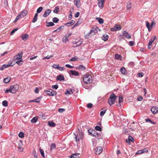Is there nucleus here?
I'll return each mask as SVG.
<instances>
[{
  "instance_id": "1",
  "label": "nucleus",
  "mask_w": 158,
  "mask_h": 158,
  "mask_svg": "<svg viewBox=\"0 0 158 158\" xmlns=\"http://www.w3.org/2000/svg\"><path fill=\"white\" fill-rule=\"evenodd\" d=\"M19 89L17 85H13L10 86L9 89H7L5 91L6 93H8L9 92L13 94L15 93Z\"/></svg>"
},
{
  "instance_id": "2",
  "label": "nucleus",
  "mask_w": 158,
  "mask_h": 158,
  "mask_svg": "<svg viewBox=\"0 0 158 158\" xmlns=\"http://www.w3.org/2000/svg\"><path fill=\"white\" fill-rule=\"evenodd\" d=\"M83 81L86 84H90L92 81V79L90 75L86 74L83 77Z\"/></svg>"
},
{
  "instance_id": "3",
  "label": "nucleus",
  "mask_w": 158,
  "mask_h": 158,
  "mask_svg": "<svg viewBox=\"0 0 158 158\" xmlns=\"http://www.w3.org/2000/svg\"><path fill=\"white\" fill-rule=\"evenodd\" d=\"M116 98L117 96L114 94L113 93L110 95L108 101L110 106L114 103Z\"/></svg>"
},
{
  "instance_id": "4",
  "label": "nucleus",
  "mask_w": 158,
  "mask_h": 158,
  "mask_svg": "<svg viewBox=\"0 0 158 158\" xmlns=\"http://www.w3.org/2000/svg\"><path fill=\"white\" fill-rule=\"evenodd\" d=\"M74 134L75 135L76 142L77 143H78L80 139H82L83 138V134L81 132H79L78 134H77V132H76V133H74Z\"/></svg>"
},
{
  "instance_id": "5",
  "label": "nucleus",
  "mask_w": 158,
  "mask_h": 158,
  "mask_svg": "<svg viewBox=\"0 0 158 158\" xmlns=\"http://www.w3.org/2000/svg\"><path fill=\"white\" fill-rule=\"evenodd\" d=\"M44 92H46L48 95L50 96H54L56 94V92L52 89H49L48 90H45Z\"/></svg>"
},
{
  "instance_id": "6",
  "label": "nucleus",
  "mask_w": 158,
  "mask_h": 158,
  "mask_svg": "<svg viewBox=\"0 0 158 158\" xmlns=\"http://www.w3.org/2000/svg\"><path fill=\"white\" fill-rule=\"evenodd\" d=\"M122 27L120 25L115 24L113 27L110 29V30L112 31H115L120 30Z\"/></svg>"
},
{
  "instance_id": "7",
  "label": "nucleus",
  "mask_w": 158,
  "mask_h": 158,
  "mask_svg": "<svg viewBox=\"0 0 158 158\" xmlns=\"http://www.w3.org/2000/svg\"><path fill=\"white\" fill-rule=\"evenodd\" d=\"M122 36L123 37H125L128 39H130L131 38V36L130 34L128 33L126 31H123Z\"/></svg>"
},
{
  "instance_id": "8",
  "label": "nucleus",
  "mask_w": 158,
  "mask_h": 158,
  "mask_svg": "<svg viewBox=\"0 0 158 158\" xmlns=\"http://www.w3.org/2000/svg\"><path fill=\"white\" fill-rule=\"evenodd\" d=\"M23 52L22 51L19 52L14 57L15 60H18L22 58Z\"/></svg>"
},
{
  "instance_id": "9",
  "label": "nucleus",
  "mask_w": 158,
  "mask_h": 158,
  "mask_svg": "<svg viewBox=\"0 0 158 158\" xmlns=\"http://www.w3.org/2000/svg\"><path fill=\"white\" fill-rule=\"evenodd\" d=\"M102 147H98L95 149L96 154L97 155L100 154L102 152Z\"/></svg>"
},
{
  "instance_id": "10",
  "label": "nucleus",
  "mask_w": 158,
  "mask_h": 158,
  "mask_svg": "<svg viewBox=\"0 0 158 158\" xmlns=\"http://www.w3.org/2000/svg\"><path fill=\"white\" fill-rule=\"evenodd\" d=\"M97 32V30L96 29L93 28L90 31V32L88 34L89 36H92L95 35Z\"/></svg>"
},
{
  "instance_id": "11",
  "label": "nucleus",
  "mask_w": 158,
  "mask_h": 158,
  "mask_svg": "<svg viewBox=\"0 0 158 158\" xmlns=\"http://www.w3.org/2000/svg\"><path fill=\"white\" fill-rule=\"evenodd\" d=\"M151 110L153 114H155L158 111V107L156 106H152Z\"/></svg>"
},
{
  "instance_id": "12",
  "label": "nucleus",
  "mask_w": 158,
  "mask_h": 158,
  "mask_svg": "<svg viewBox=\"0 0 158 158\" xmlns=\"http://www.w3.org/2000/svg\"><path fill=\"white\" fill-rule=\"evenodd\" d=\"M51 10H47L45 11L44 14L43 15V16L44 17H47L51 13Z\"/></svg>"
},
{
  "instance_id": "13",
  "label": "nucleus",
  "mask_w": 158,
  "mask_h": 158,
  "mask_svg": "<svg viewBox=\"0 0 158 158\" xmlns=\"http://www.w3.org/2000/svg\"><path fill=\"white\" fill-rule=\"evenodd\" d=\"M90 129L88 130V132L89 133V134L90 135H92V136L94 137H95L97 136V133L95 130H91V132H90Z\"/></svg>"
},
{
  "instance_id": "14",
  "label": "nucleus",
  "mask_w": 158,
  "mask_h": 158,
  "mask_svg": "<svg viewBox=\"0 0 158 158\" xmlns=\"http://www.w3.org/2000/svg\"><path fill=\"white\" fill-rule=\"evenodd\" d=\"M74 2L77 7L79 8L81 6L80 0H74Z\"/></svg>"
},
{
  "instance_id": "15",
  "label": "nucleus",
  "mask_w": 158,
  "mask_h": 158,
  "mask_svg": "<svg viewBox=\"0 0 158 158\" xmlns=\"http://www.w3.org/2000/svg\"><path fill=\"white\" fill-rule=\"evenodd\" d=\"M98 5L99 7L101 8H103V4L104 3V0H98Z\"/></svg>"
},
{
  "instance_id": "16",
  "label": "nucleus",
  "mask_w": 158,
  "mask_h": 158,
  "mask_svg": "<svg viewBox=\"0 0 158 158\" xmlns=\"http://www.w3.org/2000/svg\"><path fill=\"white\" fill-rule=\"evenodd\" d=\"M21 37L22 38V40L25 41H26L29 37L28 35L27 34H23L21 35Z\"/></svg>"
},
{
  "instance_id": "17",
  "label": "nucleus",
  "mask_w": 158,
  "mask_h": 158,
  "mask_svg": "<svg viewBox=\"0 0 158 158\" xmlns=\"http://www.w3.org/2000/svg\"><path fill=\"white\" fill-rule=\"evenodd\" d=\"M56 79L57 80L60 81H63L64 80V77L62 75H58L56 78Z\"/></svg>"
},
{
  "instance_id": "18",
  "label": "nucleus",
  "mask_w": 158,
  "mask_h": 158,
  "mask_svg": "<svg viewBox=\"0 0 158 158\" xmlns=\"http://www.w3.org/2000/svg\"><path fill=\"white\" fill-rule=\"evenodd\" d=\"M126 141L128 143H130L131 142H133L134 141V139L133 138L132 136H129L128 139H126Z\"/></svg>"
},
{
  "instance_id": "19",
  "label": "nucleus",
  "mask_w": 158,
  "mask_h": 158,
  "mask_svg": "<svg viewBox=\"0 0 158 158\" xmlns=\"http://www.w3.org/2000/svg\"><path fill=\"white\" fill-rule=\"evenodd\" d=\"M70 72L71 74L75 76H78L79 75V73L75 70H71Z\"/></svg>"
},
{
  "instance_id": "20",
  "label": "nucleus",
  "mask_w": 158,
  "mask_h": 158,
  "mask_svg": "<svg viewBox=\"0 0 158 158\" xmlns=\"http://www.w3.org/2000/svg\"><path fill=\"white\" fill-rule=\"evenodd\" d=\"M80 154L78 153H75L72 154L70 157L71 158H78L79 157Z\"/></svg>"
},
{
  "instance_id": "21",
  "label": "nucleus",
  "mask_w": 158,
  "mask_h": 158,
  "mask_svg": "<svg viewBox=\"0 0 158 158\" xmlns=\"http://www.w3.org/2000/svg\"><path fill=\"white\" fill-rule=\"evenodd\" d=\"M75 23V21L74 20H72L69 22L67 23L65 25L67 26H70L72 25L73 24Z\"/></svg>"
},
{
  "instance_id": "22",
  "label": "nucleus",
  "mask_w": 158,
  "mask_h": 158,
  "mask_svg": "<svg viewBox=\"0 0 158 158\" xmlns=\"http://www.w3.org/2000/svg\"><path fill=\"white\" fill-rule=\"evenodd\" d=\"M10 80V77H7L5 78L3 80L4 82L6 83H8Z\"/></svg>"
},
{
  "instance_id": "23",
  "label": "nucleus",
  "mask_w": 158,
  "mask_h": 158,
  "mask_svg": "<svg viewBox=\"0 0 158 158\" xmlns=\"http://www.w3.org/2000/svg\"><path fill=\"white\" fill-rule=\"evenodd\" d=\"M38 15V14H37V13H36L35 14V16L33 18V20L32 21V23H34L37 21V19H38V18H37Z\"/></svg>"
},
{
  "instance_id": "24",
  "label": "nucleus",
  "mask_w": 158,
  "mask_h": 158,
  "mask_svg": "<svg viewBox=\"0 0 158 158\" xmlns=\"http://www.w3.org/2000/svg\"><path fill=\"white\" fill-rule=\"evenodd\" d=\"M73 90L71 89L70 90V91H69L68 90H67L65 92V94L66 95H70L72 93H73Z\"/></svg>"
},
{
  "instance_id": "25",
  "label": "nucleus",
  "mask_w": 158,
  "mask_h": 158,
  "mask_svg": "<svg viewBox=\"0 0 158 158\" xmlns=\"http://www.w3.org/2000/svg\"><path fill=\"white\" fill-rule=\"evenodd\" d=\"M38 119V117L35 116L31 120V122L32 123H35L37 120Z\"/></svg>"
},
{
  "instance_id": "26",
  "label": "nucleus",
  "mask_w": 158,
  "mask_h": 158,
  "mask_svg": "<svg viewBox=\"0 0 158 158\" xmlns=\"http://www.w3.org/2000/svg\"><path fill=\"white\" fill-rule=\"evenodd\" d=\"M108 37L107 35H103L102 37V39L104 41H106L108 40Z\"/></svg>"
},
{
  "instance_id": "27",
  "label": "nucleus",
  "mask_w": 158,
  "mask_h": 158,
  "mask_svg": "<svg viewBox=\"0 0 158 158\" xmlns=\"http://www.w3.org/2000/svg\"><path fill=\"white\" fill-rule=\"evenodd\" d=\"M48 124L50 127H54L56 125L55 123L52 121H49L48 122Z\"/></svg>"
},
{
  "instance_id": "28",
  "label": "nucleus",
  "mask_w": 158,
  "mask_h": 158,
  "mask_svg": "<svg viewBox=\"0 0 158 158\" xmlns=\"http://www.w3.org/2000/svg\"><path fill=\"white\" fill-rule=\"evenodd\" d=\"M96 19L98 21L99 23L100 24H102L104 23V20L103 19L100 18H97Z\"/></svg>"
},
{
  "instance_id": "29",
  "label": "nucleus",
  "mask_w": 158,
  "mask_h": 158,
  "mask_svg": "<svg viewBox=\"0 0 158 158\" xmlns=\"http://www.w3.org/2000/svg\"><path fill=\"white\" fill-rule=\"evenodd\" d=\"M27 14V11L26 10H24L22 11L20 14L21 15H22V17H24Z\"/></svg>"
},
{
  "instance_id": "30",
  "label": "nucleus",
  "mask_w": 158,
  "mask_h": 158,
  "mask_svg": "<svg viewBox=\"0 0 158 158\" xmlns=\"http://www.w3.org/2000/svg\"><path fill=\"white\" fill-rule=\"evenodd\" d=\"M64 26H61L58 29L54 31H53V32L55 31H57L58 32H59L61 30L63 29L64 28Z\"/></svg>"
},
{
  "instance_id": "31",
  "label": "nucleus",
  "mask_w": 158,
  "mask_h": 158,
  "mask_svg": "<svg viewBox=\"0 0 158 158\" xmlns=\"http://www.w3.org/2000/svg\"><path fill=\"white\" fill-rule=\"evenodd\" d=\"M59 6H57L54 9L53 11V12L54 13H57L59 11Z\"/></svg>"
},
{
  "instance_id": "32",
  "label": "nucleus",
  "mask_w": 158,
  "mask_h": 158,
  "mask_svg": "<svg viewBox=\"0 0 158 158\" xmlns=\"http://www.w3.org/2000/svg\"><path fill=\"white\" fill-rule=\"evenodd\" d=\"M115 58L116 59L121 60V59L122 56H120V55L116 54L115 55Z\"/></svg>"
},
{
  "instance_id": "33",
  "label": "nucleus",
  "mask_w": 158,
  "mask_h": 158,
  "mask_svg": "<svg viewBox=\"0 0 158 158\" xmlns=\"http://www.w3.org/2000/svg\"><path fill=\"white\" fill-rule=\"evenodd\" d=\"M54 25V24L52 22H48L47 23L46 25L47 27L52 26Z\"/></svg>"
},
{
  "instance_id": "34",
  "label": "nucleus",
  "mask_w": 158,
  "mask_h": 158,
  "mask_svg": "<svg viewBox=\"0 0 158 158\" xmlns=\"http://www.w3.org/2000/svg\"><path fill=\"white\" fill-rule=\"evenodd\" d=\"M2 105L4 106H7L8 105L7 101L6 100L3 101L2 102Z\"/></svg>"
},
{
  "instance_id": "35",
  "label": "nucleus",
  "mask_w": 158,
  "mask_h": 158,
  "mask_svg": "<svg viewBox=\"0 0 158 158\" xmlns=\"http://www.w3.org/2000/svg\"><path fill=\"white\" fill-rule=\"evenodd\" d=\"M43 8L42 7H40L37 10L36 13L38 14V13H40L43 10Z\"/></svg>"
},
{
  "instance_id": "36",
  "label": "nucleus",
  "mask_w": 158,
  "mask_h": 158,
  "mask_svg": "<svg viewBox=\"0 0 158 158\" xmlns=\"http://www.w3.org/2000/svg\"><path fill=\"white\" fill-rule=\"evenodd\" d=\"M120 71L121 73L123 74H125L126 73V71L125 68L123 67L120 69Z\"/></svg>"
},
{
  "instance_id": "37",
  "label": "nucleus",
  "mask_w": 158,
  "mask_h": 158,
  "mask_svg": "<svg viewBox=\"0 0 158 158\" xmlns=\"http://www.w3.org/2000/svg\"><path fill=\"white\" fill-rule=\"evenodd\" d=\"M96 135L97 136H95V137H97L98 139H101L102 138L101 134L97 132Z\"/></svg>"
},
{
  "instance_id": "38",
  "label": "nucleus",
  "mask_w": 158,
  "mask_h": 158,
  "mask_svg": "<svg viewBox=\"0 0 158 158\" xmlns=\"http://www.w3.org/2000/svg\"><path fill=\"white\" fill-rule=\"evenodd\" d=\"M23 62V61H22V60H20L17 61L15 63L17 64L18 65H20L22 64Z\"/></svg>"
},
{
  "instance_id": "39",
  "label": "nucleus",
  "mask_w": 158,
  "mask_h": 158,
  "mask_svg": "<svg viewBox=\"0 0 158 158\" xmlns=\"http://www.w3.org/2000/svg\"><path fill=\"white\" fill-rule=\"evenodd\" d=\"M69 41V39L68 38V37L66 36L64 37L63 38V41L65 43H66L67 41Z\"/></svg>"
},
{
  "instance_id": "40",
  "label": "nucleus",
  "mask_w": 158,
  "mask_h": 158,
  "mask_svg": "<svg viewBox=\"0 0 158 158\" xmlns=\"http://www.w3.org/2000/svg\"><path fill=\"white\" fill-rule=\"evenodd\" d=\"M40 152L41 154V156L43 157H44V151L43 150L41 149V148H40Z\"/></svg>"
},
{
  "instance_id": "41",
  "label": "nucleus",
  "mask_w": 158,
  "mask_h": 158,
  "mask_svg": "<svg viewBox=\"0 0 158 158\" xmlns=\"http://www.w3.org/2000/svg\"><path fill=\"white\" fill-rule=\"evenodd\" d=\"M59 20L56 17H54L52 19V21L54 23H57Z\"/></svg>"
},
{
  "instance_id": "42",
  "label": "nucleus",
  "mask_w": 158,
  "mask_h": 158,
  "mask_svg": "<svg viewBox=\"0 0 158 158\" xmlns=\"http://www.w3.org/2000/svg\"><path fill=\"white\" fill-rule=\"evenodd\" d=\"M79 69L81 70H84L85 69V68L83 65H80L79 66Z\"/></svg>"
},
{
  "instance_id": "43",
  "label": "nucleus",
  "mask_w": 158,
  "mask_h": 158,
  "mask_svg": "<svg viewBox=\"0 0 158 158\" xmlns=\"http://www.w3.org/2000/svg\"><path fill=\"white\" fill-rule=\"evenodd\" d=\"M119 103L122 102L123 101V97L121 96H119Z\"/></svg>"
},
{
  "instance_id": "44",
  "label": "nucleus",
  "mask_w": 158,
  "mask_h": 158,
  "mask_svg": "<svg viewBox=\"0 0 158 158\" xmlns=\"http://www.w3.org/2000/svg\"><path fill=\"white\" fill-rule=\"evenodd\" d=\"M50 150L51 151L53 149H54L56 148V145L54 143H52L50 146Z\"/></svg>"
},
{
  "instance_id": "45",
  "label": "nucleus",
  "mask_w": 158,
  "mask_h": 158,
  "mask_svg": "<svg viewBox=\"0 0 158 158\" xmlns=\"http://www.w3.org/2000/svg\"><path fill=\"white\" fill-rule=\"evenodd\" d=\"M19 136L21 138H22L24 137V134L23 132H21L19 134Z\"/></svg>"
},
{
  "instance_id": "46",
  "label": "nucleus",
  "mask_w": 158,
  "mask_h": 158,
  "mask_svg": "<svg viewBox=\"0 0 158 158\" xmlns=\"http://www.w3.org/2000/svg\"><path fill=\"white\" fill-rule=\"evenodd\" d=\"M95 129L97 131H102V128L99 126H96L95 128Z\"/></svg>"
},
{
  "instance_id": "47",
  "label": "nucleus",
  "mask_w": 158,
  "mask_h": 158,
  "mask_svg": "<svg viewBox=\"0 0 158 158\" xmlns=\"http://www.w3.org/2000/svg\"><path fill=\"white\" fill-rule=\"evenodd\" d=\"M146 26L148 30H150V24L148 21L146 22Z\"/></svg>"
},
{
  "instance_id": "48",
  "label": "nucleus",
  "mask_w": 158,
  "mask_h": 158,
  "mask_svg": "<svg viewBox=\"0 0 158 158\" xmlns=\"http://www.w3.org/2000/svg\"><path fill=\"white\" fill-rule=\"evenodd\" d=\"M18 29V28H15V29H13L12 31L10 33V34L11 35H13L14 34V33L15 32L17 31Z\"/></svg>"
},
{
  "instance_id": "49",
  "label": "nucleus",
  "mask_w": 158,
  "mask_h": 158,
  "mask_svg": "<svg viewBox=\"0 0 158 158\" xmlns=\"http://www.w3.org/2000/svg\"><path fill=\"white\" fill-rule=\"evenodd\" d=\"M7 67H7L6 64H3L2 65V66L0 68V69L1 70H3L4 69Z\"/></svg>"
},
{
  "instance_id": "50",
  "label": "nucleus",
  "mask_w": 158,
  "mask_h": 158,
  "mask_svg": "<svg viewBox=\"0 0 158 158\" xmlns=\"http://www.w3.org/2000/svg\"><path fill=\"white\" fill-rule=\"evenodd\" d=\"M145 121H146V122H149L152 123H153V124H156L155 123H153V122H152V120L149 118H147V119H145Z\"/></svg>"
},
{
  "instance_id": "51",
  "label": "nucleus",
  "mask_w": 158,
  "mask_h": 158,
  "mask_svg": "<svg viewBox=\"0 0 158 158\" xmlns=\"http://www.w3.org/2000/svg\"><path fill=\"white\" fill-rule=\"evenodd\" d=\"M15 63H13L12 62H10L8 63V64H6L7 65V67H9L10 66H12L14 65H15Z\"/></svg>"
},
{
  "instance_id": "52",
  "label": "nucleus",
  "mask_w": 158,
  "mask_h": 158,
  "mask_svg": "<svg viewBox=\"0 0 158 158\" xmlns=\"http://www.w3.org/2000/svg\"><path fill=\"white\" fill-rule=\"evenodd\" d=\"M131 7V2H129L127 3V9H129Z\"/></svg>"
},
{
  "instance_id": "53",
  "label": "nucleus",
  "mask_w": 158,
  "mask_h": 158,
  "mask_svg": "<svg viewBox=\"0 0 158 158\" xmlns=\"http://www.w3.org/2000/svg\"><path fill=\"white\" fill-rule=\"evenodd\" d=\"M93 106V104L91 103H89L87 105V107L89 108L90 109Z\"/></svg>"
},
{
  "instance_id": "54",
  "label": "nucleus",
  "mask_w": 158,
  "mask_h": 158,
  "mask_svg": "<svg viewBox=\"0 0 158 158\" xmlns=\"http://www.w3.org/2000/svg\"><path fill=\"white\" fill-rule=\"evenodd\" d=\"M143 99V98L141 96H139L137 98V100L138 101H141Z\"/></svg>"
},
{
  "instance_id": "55",
  "label": "nucleus",
  "mask_w": 158,
  "mask_h": 158,
  "mask_svg": "<svg viewBox=\"0 0 158 158\" xmlns=\"http://www.w3.org/2000/svg\"><path fill=\"white\" fill-rule=\"evenodd\" d=\"M156 38V36H154L153 37L151 38V39L149 41L150 42H153L154 41Z\"/></svg>"
},
{
  "instance_id": "56",
  "label": "nucleus",
  "mask_w": 158,
  "mask_h": 158,
  "mask_svg": "<svg viewBox=\"0 0 158 158\" xmlns=\"http://www.w3.org/2000/svg\"><path fill=\"white\" fill-rule=\"evenodd\" d=\"M106 110H104L103 111H102L100 112V115L101 116H103L104 114L106 112Z\"/></svg>"
},
{
  "instance_id": "57",
  "label": "nucleus",
  "mask_w": 158,
  "mask_h": 158,
  "mask_svg": "<svg viewBox=\"0 0 158 158\" xmlns=\"http://www.w3.org/2000/svg\"><path fill=\"white\" fill-rule=\"evenodd\" d=\"M53 55H51L50 56H46V57H45L44 58H43V59H49L50 58L52 57H53Z\"/></svg>"
},
{
  "instance_id": "58",
  "label": "nucleus",
  "mask_w": 158,
  "mask_h": 158,
  "mask_svg": "<svg viewBox=\"0 0 158 158\" xmlns=\"http://www.w3.org/2000/svg\"><path fill=\"white\" fill-rule=\"evenodd\" d=\"M134 44V42L133 41H130L129 42V44L130 46H132Z\"/></svg>"
},
{
  "instance_id": "59",
  "label": "nucleus",
  "mask_w": 158,
  "mask_h": 158,
  "mask_svg": "<svg viewBox=\"0 0 158 158\" xmlns=\"http://www.w3.org/2000/svg\"><path fill=\"white\" fill-rule=\"evenodd\" d=\"M64 68L62 67H60L59 66L58 69L60 71H63L64 70Z\"/></svg>"
},
{
  "instance_id": "60",
  "label": "nucleus",
  "mask_w": 158,
  "mask_h": 158,
  "mask_svg": "<svg viewBox=\"0 0 158 158\" xmlns=\"http://www.w3.org/2000/svg\"><path fill=\"white\" fill-rule=\"evenodd\" d=\"M65 110V109L62 108H60L58 109V111L60 113H62Z\"/></svg>"
},
{
  "instance_id": "61",
  "label": "nucleus",
  "mask_w": 158,
  "mask_h": 158,
  "mask_svg": "<svg viewBox=\"0 0 158 158\" xmlns=\"http://www.w3.org/2000/svg\"><path fill=\"white\" fill-rule=\"evenodd\" d=\"M143 152H142V150H139L137 152L135 153V155L141 154Z\"/></svg>"
},
{
  "instance_id": "62",
  "label": "nucleus",
  "mask_w": 158,
  "mask_h": 158,
  "mask_svg": "<svg viewBox=\"0 0 158 158\" xmlns=\"http://www.w3.org/2000/svg\"><path fill=\"white\" fill-rule=\"evenodd\" d=\"M77 58L75 57H74L72 58L71 59H70L69 60L70 61H75L77 59Z\"/></svg>"
},
{
  "instance_id": "63",
  "label": "nucleus",
  "mask_w": 158,
  "mask_h": 158,
  "mask_svg": "<svg viewBox=\"0 0 158 158\" xmlns=\"http://www.w3.org/2000/svg\"><path fill=\"white\" fill-rule=\"evenodd\" d=\"M144 74L142 72H141L139 73L138 76L139 77H142L143 76Z\"/></svg>"
},
{
  "instance_id": "64",
  "label": "nucleus",
  "mask_w": 158,
  "mask_h": 158,
  "mask_svg": "<svg viewBox=\"0 0 158 158\" xmlns=\"http://www.w3.org/2000/svg\"><path fill=\"white\" fill-rule=\"evenodd\" d=\"M65 66L66 67H68V68H73V66H71L69 64H66L65 65Z\"/></svg>"
}]
</instances>
